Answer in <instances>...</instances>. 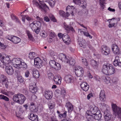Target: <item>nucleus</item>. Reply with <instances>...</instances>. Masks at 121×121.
<instances>
[{
    "instance_id": "1",
    "label": "nucleus",
    "mask_w": 121,
    "mask_h": 121,
    "mask_svg": "<svg viewBox=\"0 0 121 121\" xmlns=\"http://www.w3.org/2000/svg\"><path fill=\"white\" fill-rule=\"evenodd\" d=\"M89 108V110L86 112V116L87 120L85 121H91L93 119V115H95L98 111H99L98 107L93 104L90 105Z\"/></svg>"
},
{
    "instance_id": "2",
    "label": "nucleus",
    "mask_w": 121,
    "mask_h": 121,
    "mask_svg": "<svg viewBox=\"0 0 121 121\" xmlns=\"http://www.w3.org/2000/svg\"><path fill=\"white\" fill-rule=\"evenodd\" d=\"M39 3L36 0H33V4L36 5L38 8L42 10H44L48 8L47 6L45 4L43 1V0H39ZM49 0L48 3L50 6L52 7H53L55 4V0Z\"/></svg>"
},
{
    "instance_id": "3",
    "label": "nucleus",
    "mask_w": 121,
    "mask_h": 121,
    "mask_svg": "<svg viewBox=\"0 0 121 121\" xmlns=\"http://www.w3.org/2000/svg\"><path fill=\"white\" fill-rule=\"evenodd\" d=\"M13 99L15 102L22 104L25 100L26 98L23 95L19 93L14 95Z\"/></svg>"
},
{
    "instance_id": "4",
    "label": "nucleus",
    "mask_w": 121,
    "mask_h": 121,
    "mask_svg": "<svg viewBox=\"0 0 121 121\" xmlns=\"http://www.w3.org/2000/svg\"><path fill=\"white\" fill-rule=\"evenodd\" d=\"M112 107L113 112H114L115 116L114 118H115L117 116L118 118H120L121 121V108L117 106L115 104H112Z\"/></svg>"
},
{
    "instance_id": "5",
    "label": "nucleus",
    "mask_w": 121,
    "mask_h": 121,
    "mask_svg": "<svg viewBox=\"0 0 121 121\" xmlns=\"http://www.w3.org/2000/svg\"><path fill=\"white\" fill-rule=\"evenodd\" d=\"M22 62L21 59L19 58L14 59L12 61V63L14 66L17 68L20 67Z\"/></svg>"
},
{
    "instance_id": "6",
    "label": "nucleus",
    "mask_w": 121,
    "mask_h": 121,
    "mask_svg": "<svg viewBox=\"0 0 121 121\" xmlns=\"http://www.w3.org/2000/svg\"><path fill=\"white\" fill-rule=\"evenodd\" d=\"M75 74L77 76L82 77L84 73V71L83 68L80 66L76 67L75 69Z\"/></svg>"
},
{
    "instance_id": "7",
    "label": "nucleus",
    "mask_w": 121,
    "mask_h": 121,
    "mask_svg": "<svg viewBox=\"0 0 121 121\" xmlns=\"http://www.w3.org/2000/svg\"><path fill=\"white\" fill-rule=\"evenodd\" d=\"M50 66L56 70H58L60 69V66L59 64L56 63L54 60H51L49 62Z\"/></svg>"
},
{
    "instance_id": "8",
    "label": "nucleus",
    "mask_w": 121,
    "mask_h": 121,
    "mask_svg": "<svg viewBox=\"0 0 121 121\" xmlns=\"http://www.w3.org/2000/svg\"><path fill=\"white\" fill-rule=\"evenodd\" d=\"M101 51L102 54L106 56L108 55L110 52V48L105 45L101 46Z\"/></svg>"
},
{
    "instance_id": "9",
    "label": "nucleus",
    "mask_w": 121,
    "mask_h": 121,
    "mask_svg": "<svg viewBox=\"0 0 121 121\" xmlns=\"http://www.w3.org/2000/svg\"><path fill=\"white\" fill-rule=\"evenodd\" d=\"M42 62L39 57L35 58L34 59V65L37 68H39L42 66Z\"/></svg>"
},
{
    "instance_id": "10",
    "label": "nucleus",
    "mask_w": 121,
    "mask_h": 121,
    "mask_svg": "<svg viewBox=\"0 0 121 121\" xmlns=\"http://www.w3.org/2000/svg\"><path fill=\"white\" fill-rule=\"evenodd\" d=\"M29 26L31 29L33 30H35L37 27H41V23L39 22H37L34 21L32 23L30 24Z\"/></svg>"
},
{
    "instance_id": "11",
    "label": "nucleus",
    "mask_w": 121,
    "mask_h": 121,
    "mask_svg": "<svg viewBox=\"0 0 121 121\" xmlns=\"http://www.w3.org/2000/svg\"><path fill=\"white\" fill-rule=\"evenodd\" d=\"M59 59L62 61L66 62L67 63H69V57L66 56V55L63 53H60L59 55Z\"/></svg>"
},
{
    "instance_id": "12",
    "label": "nucleus",
    "mask_w": 121,
    "mask_h": 121,
    "mask_svg": "<svg viewBox=\"0 0 121 121\" xmlns=\"http://www.w3.org/2000/svg\"><path fill=\"white\" fill-rule=\"evenodd\" d=\"M62 39L64 42L67 45L69 44L71 42L69 36L67 34H63Z\"/></svg>"
},
{
    "instance_id": "13",
    "label": "nucleus",
    "mask_w": 121,
    "mask_h": 121,
    "mask_svg": "<svg viewBox=\"0 0 121 121\" xmlns=\"http://www.w3.org/2000/svg\"><path fill=\"white\" fill-rule=\"evenodd\" d=\"M112 51L114 54L117 55L120 53V50L119 48L116 44H113L112 47Z\"/></svg>"
},
{
    "instance_id": "14",
    "label": "nucleus",
    "mask_w": 121,
    "mask_h": 121,
    "mask_svg": "<svg viewBox=\"0 0 121 121\" xmlns=\"http://www.w3.org/2000/svg\"><path fill=\"white\" fill-rule=\"evenodd\" d=\"M111 64H104L103 66L102 72L103 73L106 75L108 71Z\"/></svg>"
},
{
    "instance_id": "15",
    "label": "nucleus",
    "mask_w": 121,
    "mask_h": 121,
    "mask_svg": "<svg viewBox=\"0 0 121 121\" xmlns=\"http://www.w3.org/2000/svg\"><path fill=\"white\" fill-rule=\"evenodd\" d=\"M73 79V77L70 75H67L65 76L64 78V81L67 83H71Z\"/></svg>"
},
{
    "instance_id": "16",
    "label": "nucleus",
    "mask_w": 121,
    "mask_h": 121,
    "mask_svg": "<svg viewBox=\"0 0 121 121\" xmlns=\"http://www.w3.org/2000/svg\"><path fill=\"white\" fill-rule=\"evenodd\" d=\"M82 89L84 91H86L88 90L89 86L88 84L85 82H82L80 85Z\"/></svg>"
},
{
    "instance_id": "17",
    "label": "nucleus",
    "mask_w": 121,
    "mask_h": 121,
    "mask_svg": "<svg viewBox=\"0 0 121 121\" xmlns=\"http://www.w3.org/2000/svg\"><path fill=\"white\" fill-rule=\"evenodd\" d=\"M29 88L30 91L33 93H36L37 91V88L36 87V84H31L30 85Z\"/></svg>"
},
{
    "instance_id": "18",
    "label": "nucleus",
    "mask_w": 121,
    "mask_h": 121,
    "mask_svg": "<svg viewBox=\"0 0 121 121\" xmlns=\"http://www.w3.org/2000/svg\"><path fill=\"white\" fill-rule=\"evenodd\" d=\"M7 74L9 75H12L14 73V70L12 66H8L5 68Z\"/></svg>"
},
{
    "instance_id": "19",
    "label": "nucleus",
    "mask_w": 121,
    "mask_h": 121,
    "mask_svg": "<svg viewBox=\"0 0 121 121\" xmlns=\"http://www.w3.org/2000/svg\"><path fill=\"white\" fill-rule=\"evenodd\" d=\"M61 78L59 75L55 76L54 77V80L56 84H60L61 83Z\"/></svg>"
},
{
    "instance_id": "20",
    "label": "nucleus",
    "mask_w": 121,
    "mask_h": 121,
    "mask_svg": "<svg viewBox=\"0 0 121 121\" xmlns=\"http://www.w3.org/2000/svg\"><path fill=\"white\" fill-rule=\"evenodd\" d=\"M100 100L103 101H104L106 99L105 91L104 90H101L99 95Z\"/></svg>"
},
{
    "instance_id": "21",
    "label": "nucleus",
    "mask_w": 121,
    "mask_h": 121,
    "mask_svg": "<svg viewBox=\"0 0 121 121\" xmlns=\"http://www.w3.org/2000/svg\"><path fill=\"white\" fill-rule=\"evenodd\" d=\"M28 117L30 119L33 121H38V116L35 115L33 113H32L28 116Z\"/></svg>"
},
{
    "instance_id": "22",
    "label": "nucleus",
    "mask_w": 121,
    "mask_h": 121,
    "mask_svg": "<svg viewBox=\"0 0 121 121\" xmlns=\"http://www.w3.org/2000/svg\"><path fill=\"white\" fill-rule=\"evenodd\" d=\"M29 109L30 111L33 112H36L37 111V109L35 104L33 102L30 103L29 107Z\"/></svg>"
},
{
    "instance_id": "23",
    "label": "nucleus",
    "mask_w": 121,
    "mask_h": 121,
    "mask_svg": "<svg viewBox=\"0 0 121 121\" xmlns=\"http://www.w3.org/2000/svg\"><path fill=\"white\" fill-rule=\"evenodd\" d=\"M52 92L49 91H45L44 96L46 99H51L52 97Z\"/></svg>"
},
{
    "instance_id": "24",
    "label": "nucleus",
    "mask_w": 121,
    "mask_h": 121,
    "mask_svg": "<svg viewBox=\"0 0 121 121\" xmlns=\"http://www.w3.org/2000/svg\"><path fill=\"white\" fill-rule=\"evenodd\" d=\"M104 117L106 121L110 120L111 117V115L109 112L106 111L104 113Z\"/></svg>"
},
{
    "instance_id": "25",
    "label": "nucleus",
    "mask_w": 121,
    "mask_h": 121,
    "mask_svg": "<svg viewBox=\"0 0 121 121\" xmlns=\"http://www.w3.org/2000/svg\"><path fill=\"white\" fill-rule=\"evenodd\" d=\"M102 115L100 111H98L95 115H94L93 118H94L95 120H99L101 119Z\"/></svg>"
},
{
    "instance_id": "26",
    "label": "nucleus",
    "mask_w": 121,
    "mask_h": 121,
    "mask_svg": "<svg viewBox=\"0 0 121 121\" xmlns=\"http://www.w3.org/2000/svg\"><path fill=\"white\" fill-rule=\"evenodd\" d=\"M110 68L107 73L106 75H111L113 74L115 72V70L114 68L113 67L112 65H111Z\"/></svg>"
},
{
    "instance_id": "27",
    "label": "nucleus",
    "mask_w": 121,
    "mask_h": 121,
    "mask_svg": "<svg viewBox=\"0 0 121 121\" xmlns=\"http://www.w3.org/2000/svg\"><path fill=\"white\" fill-rule=\"evenodd\" d=\"M11 41L14 43H17L21 41V39L15 36H13L11 37Z\"/></svg>"
},
{
    "instance_id": "28",
    "label": "nucleus",
    "mask_w": 121,
    "mask_h": 121,
    "mask_svg": "<svg viewBox=\"0 0 121 121\" xmlns=\"http://www.w3.org/2000/svg\"><path fill=\"white\" fill-rule=\"evenodd\" d=\"M65 106L67 107L68 109V112H70L73 110V108L72 104L69 102H67L66 103Z\"/></svg>"
},
{
    "instance_id": "29",
    "label": "nucleus",
    "mask_w": 121,
    "mask_h": 121,
    "mask_svg": "<svg viewBox=\"0 0 121 121\" xmlns=\"http://www.w3.org/2000/svg\"><path fill=\"white\" fill-rule=\"evenodd\" d=\"M33 76L36 78H38L39 76V72L36 69H34L32 70Z\"/></svg>"
},
{
    "instance_id": "30",
    "label": "nucleus",
    "mask_w": 121,
    "mask_h": 121,
    "mask_svg": "<svg viewBox=\"0 0 121 121\" xmlns=\"http://www.w3.org/2000/svg\"><path fill=\"white\" fill-rule=\"evenodd\" d=\"M59 13L60 16L65 17H68L69 15V14L68 12H67L66 13L64 11L61 10L59 11Z\"/></svg>"
},
{
    "instance_id": "31",
    "label": "nucleus",
    "mask_w": 121,
    "mask_h": 121,
    "mask_svg": "<svg viewBox=\"0 0 121 121\" xmlns=\"http://www.w3.org/2000/svg\"><path fill=\"white\" fill-rule=\"evenodd\" d=\"M0 81L2 83L6 81H8V79L3 74H1L0 75Z\"/></svg>"
},
{
    "instance_id": "32",
    "label": "nucleus",
    "mask_w": 121,
    "mask_h": 121,
    "mask_svg": "<svg viewBox=\"0 0 121 121\" xmlns=\"http://www.w3.org/2000/svg\"><path fill=\"white\" fill-rule=\"evenodd\" d=\"M119 58L118 56H116L115 60L113 62V63L114 65L115 66L117 65L119 66Z\"/></svg>"
},
{
    "instance_id": "33",
    "label": "nucleus",
    "mask_w": 121,
    "mask_h": 121,
    "mask_svg": "<svg viewBox=\"0 0 121 121\" xmlns=\"http://www.w3.org/2000/svg\"><path fill=\"white\" fill-rule=\"evenodd\" d=\"M91 64L93 67L95 68L97 67L98 64V63L94 60H91Z\"/></svg>"
},
{
    "instance_id": "34",
    "label": "nucleus",
    "mask_w": 121,
    "mask_h": 121,
    "mask_svg": "<svg viewBox=\"0 0 121 121\" xmlns=\"http://www.w3.org/2000/svg\"><path fill=\"white\" fill-rule=\"evenodd\" d=\"M79 44L81 47H82L83 48H85L86 45V43L84 40L80 41Z\"/></svg>"
},
{
    "instance_id": "35",
    "label": "nucleus",
    "mask_w": 121,
    "mask_h": 121,
    "mask_svg": "<svg viewBox=\"0 0 121 121\" xmlns=\"http://www.w3.org/2000/svg\"><path fill=\"white\" fill-rule=\"evenodd\" d=\"M69 63L70 65L72 66H73L75 63V60L74 59L72 58H71L69 60H68Z\"/></svg>"
},
{
    "instance_id": "36",
    "label": "nucleus",
    "mask_w": 121,
    "mask_h": 121,
    "mask_svg": "<svg viewBox=\"0 0 121 121\" xmlns=\"http://www.w3.org/2000/svg\"><path fill=\"white\" fill-rule=\"evenodd\" d=\"M48 105L50 109H52L54 108L55 105V104L53 102H49L48 103Z\"/></svg>"
},
{
    "instance_id": "37",
    "label": "nucleus",
    "mask_w": 121,
    "mask_h": 121,
    "mask_svg": "<svg viewBox=\"0 0 121 121\" xmlns=\"http://www.w3.org/2000/svg\"><path fill=\"white\" fill-rule=\"evenodd\" d=\"M0 99H4L7 101H9V100L8 98L3 95H0Z\"/></svg>"
},
{
    "instance_id": "38",
    "label": "nucleus",
    "mask_w": 121,
    "mask_h": 121,
    "mask_svg": "<svg viewBox=\"0 0 121 121\" xmlns=\"http://www.w3.org/2000/svg\"><path fill=\"white\" fill-rule=\"evenodd\" d=\"M105 0H100V5L101 7L103 9L104 8L105 6L104 5L105 4Z\"/></svg>"
},
{
    "instance_id": "39",
    "label": "nucleus",
    "mask_w": 121,
    "mask_h": 121,
    "mask_svg": "<svg viewBox=\"0 0 121 121\" xmlns=\"http://www.w3.org/2000/svg\"><path fill=\"white\" fill-rule=\"evenodd\" d=\"M67 28L68 29H67L66 30L67 32L68 33L69 32L70 30H71L73 32H74L75 31L73 27L70 26H67Z\"/></svg>"
},
{
    "instance_id": "40",
    "label": "nucleus",
    "mask_w": 121,
    "mask_h": 121,
    "mask_svg": "<svg viewBox=\"0 0 121 121\" xmlns=\"http://www.w3.org/2000/svg\"><path fill=\"white\" fill-rule=\"evenodd\" d=\"M35 56V53L34 52H31L29 54V57L30 59H33Z\"/></svg>"
},
{
    "instance_id": "41",
    "label": "nucleus",
    "mask_w": 121,
    "mask_h": 121,
    "mask_svg": "<svg viewBox=\"0 0 121 121\" xmlns=\"http://www.w3.org/2000/svg\"><path fill=\"white\" fill-rule=\"evenodd\" d=\"M1 83L3 86H4L6 88H8L9 83V82L8 81H5V82Z\"/></svg>"
},
{
    "instance_id": "42",
    "label": "nucleus",
    "mask_w": 121,
    "mask_h": 121,
    "mask_svg": "<svg viewBox=\"0 0 121 121\" xmlns=\"http://www.w3.org/2000/svg\"><path fill=\"white\" fill-rule=\"evenodd\" d=\"M27 66V65L26 63L24 62H22L21 64L20 67H21L26 69V68Z\"/></svg>"
},
{
    "instance_id": "43",
    "label": "nucleus",
    "mask_w": 121,
    "mask_h": 121,
    "mask_svg": "<svg viewBox=\"0 0 121 121\" xmlns=\"http://www.w3.org/2000/svg\"><path fill=\"white\" fill-rule=\"evenodd\" d=\"M82 62L84 65L86 66H88V64L86 59L85 58H83L82 59Z\"/></svg>"
},
{
    "instance_id": "44",
    "label": "nucleus",
    "mask_w": 121,
    "mask_h": 121,
    "mask_svg": "<svg viewBox=\"0 0 121 121\" xmlns=\"http://www.w3.org/2000/svg\"><path fill=\"white\" fill-rule=\"evenodd\" d=\"M50 54L51 56L52 57H53L55 59L57 57L55 55V53L53 51H51Z\"/></svg>"
},
{
    "instance_id": "45",
    "label": "nucleus",
    "mask_w": 121,
    "mask_h": 121,
    "mask_svg": "<svg viewBox=\"0 0 121 121\" xmlns=\"http://www.w3.org/2000/svg\"><path fill=\"white\" fill-rule=\"evenodd\" d=\"M50 19L54 22L56 21V20L53 15H51L49 16Z\"/></svg>"
},
{
    "instance_id": "46",
    "label": "nucleus",
    "mask_w": 121,
    "mask_h": 121,
    "mask_svg": "<svg viewBox=\"0 0 121 121\" xmlns=\"http://www.w3.org/2000/svg\"><path fill=\"white\" fill-rule=\"evenodd\" d=\"M18 80L19 82H23V79L21 76H18Z\"/></svg>"
},
{
    "instance_id": "47",
    "label": "nucleus",
    "mask_w": 121,
    "mask_h": 121,
    "mask_svg": "<svg viewBox=\"0 0 121 121\" xmlns=\"http://www.w3.org/2000/svg\"><path fill=\"white\" fill-rule=\"evenodd\" d=\"M40 27H37L36 29H35V30H34L36 34H38L39 33V32L40 31Z\"/></svg>"
},
{
    "instance_id": "48",
    "label": "nucleus",
    "mask_w": 121,
    "mask_h": 121,
    "mask_svg": "<svg viewBox=\"0 0 121 121\" xmlns=\"http://www.w3.org/2000/svg\"><path fill=\"white\" fill-rule=\"evenodd\" d=\"M67 112V111H65L64 113L63 114H60V115H61L62 117H63L64 118H65L67 116L66 114Z\"/></svg>"
},
{
    "instance_id": "49",
    "label": "nucleus",
    "mask_w": 121,
    "mask_h": 121,
    "mask_svg": "<svg viewBox=\"0 0 121 121\" xmlns=\"http://www.w3.org/2000/svg\"><path fill=\"white\" fill-rule=\"evenodd\" d=\"M82 0H73V2L75 4H78L81 3Z\"/></svg>"
},
{
    "instance_id": "50",
    "label": "nucleus",
    "mask_w": 121,
    "mask_h": 121,
    "mask_svg": "<svg viewBox=\"0 0 121 121\" xmlns=\"http://www.w3.org/2000/svg\"><path fill=\"white\" fill-rule=\"evenodd\" d=\"M4 60H3V62L2 61V62L3 64H4V63L5 64H6V63H7V62H6V60L7 61H9V60L10 59L9 58L8 56L6 57L5 58V59Z\"/></svg>"
},
{
    "instance_id": "51",
    "label": "nucleus",
    "mask_w": 121,
    "mask_h": 121,
    "mask_svg": "<svg viewBox=\"0 0 121 121\" xmlns=\"http://www.w3.org/2000/svg\"><path fill=\"white\" fill-rule=\"evenodd\" d=\"M66 93L65 89L64 88H62L61 89V94L62 95H65Z\"/></svg>"
},
{
    "instance_id": "52",
    "label": "nucleus",
    "mask_w": 121,
    "mask_h": 121,
    "mask_svg": "<svg viewBox=\"0 0 121 121\" xmlns=\"http://www.w3.org/2000/svg\"><path fill=\"white\" fill-rule=\"evenodd\" d=\"M0 46L1 49H5L6 47V46L3 43H1L0 42Z\"/></svg>"
},
{
    "instance_id": "53",
    "label": "nucleus",
    "mask_w": 121,
    "mask_h": 121,
    "mask_svg": "<svg viewBox=\"0 0 121 121\" xmlns=\"http://www.w3.org/2000/svg\"><path fill=\"white\" fill-rule=\"evenodd\" d=\"M41 36L42 37L45 38L47 37V35L46 33H43L40 34Z\"/></svg>"
},
{
    "instance_id": "54",
    "label": "nucleus",
    "mask_w": 121,
    "mask_h": 121,
    "mask_svg": "<svg viewBox=\"0 0 121 121\" xmlns=\"http://www.w3.org/2000/svg\"><path fill=\"white\" fill-rule=\"evenodd\" d=\"M44 20L46 22H48L50 21V19L48 17L45 16L43 17Z\"/></svg>"
},
{
    "instance_id": "55",
    "label": "nucleus",
    "mask_w": 121,
    "mask_h": 121,
    "mask_svg": "<svg viewBox=\"0 0 121 121\" xmlns=\"http://www.w3.org/2000/svg\"><path fill=\"white\" fill-rule=\"evenodd\" d=\"M27 34L29 38L30 39H32V36L30 33V32L28 31L27 32Z\"/></svg>"
},
{
    "instance_id": "56",
    "label": "nucleus",
    "mask_w": 121,
    "mask_h": 121,
    "mask_svg": "<svg viewBox=\"0 0 121 121\" xmlns=\"http://www.w3.org/2000/svg\"><path fill=\"white\" fill-rule=\"evenodd\" d=\"M30 74L29 71L27 70L25 72V76L26 77H28L29 76V75Z\"/></svg>"
},
{
    "instance_id": "57",
    "label": "nucleus",
    "mask_w": 121,
    "mask_h": 121,
    "mask_svg": "<svg viewBox=\"0 0 121 121\" xmlns=\"http://www.w3.org/2000/svg\"><path fill=\"white\" fill-rule=\"evenodd\" d=\"M25 17L26 19L28 21H30L32 19L31 18L28 16L27 15H26L25 16Z\"/></svg>"
},
{
    "instance_id": "58",
    "label": "nucleus",
    "mask_w": 121,
    "mask_h": 121,
    "mask_svg": "<svg viewBox=\"0 0 121 121\" xmlns=\"http://www.w3.org/2000/svg\"><path fill=\"white\" fill-rule=\"evenodd\" d=\"M115 24V23H112L111 24L110 23L108 25V26L109 28H111L113 27H114Z\"/></svg>"
},
{
    "instance_id": "59",
    "label": "nucleus",
    "mask_w": 121,
    "mask_h": 121,
    "mask_svg": "<svg viewBox=\"0 0 121 121\" xmlns=\"http://www.w3.org/2000/svg\"><path fill=\"white\" fill-rule=\"evenodd\" d=\"M115 19V20H116V22H117H117L118 21H120V18L119 17H118L117 18H116V19L115 18H113L112 19H110L109 20H112V19Z\"/></svg>"
},
{
    "instance_id": "60",
    "label": "nucleus",
    "mask_w": 121,
    "mask_h": 121,
    "mask_svg": "<svg viewBox=\"0 0 121 121\" xmlns=\"http://www.w3.org/2000/svg\"><path fill=\"white\" fill-rule=\"evenodd\" d=\"M61 93V91L59 89L56 90L55 92V94H60Z\"/></svg>"
},
{
    "instance_id": "61",
    "label": "nucleus",
    "mask_w": 121,
    "mask_h": 121,
    "mask_svg": "<svg viewBox=\"0 0 121 121\" xmlns=\"http://www.w3.org/2000/svg\"><path fill=\"white\" fill-rule=\"evenodd\" d=\"M93 96L92 94L91 93L89 94L87 96V98L88 99H90V98Z\"/></svg>"
},
{
    "instance_id": "62",
    "label": "nucleus",
    "mask_w": 121,
    "mask_h": 121,
    "mask_svg": "<svg viewBox=\"0 0 121 121\" xmlns=\"http://www.w3.org/2000/svg\"><path fill=\"white\" fill-rule=\"evenodd\" d=\"M48 77L49 79H50L52 77H53V75L52 73H49L48 74Z\"/></svg>"
},
{
    "instance_id": "63",
    "label": "nucleus",
    "mask_w": 121,
    "mask_h": 121,
    "mask_svg": "<svg viewBox=\"0 0 121 121\" xmlns=\"http://www.w3.org/2000/svg\"><path fill=\"white\" fill-rule=\"evenodd\" d=\"M108 9L111 12H114L115 11V10L114 9L111 8L110 7H109Z\"/></svg>"
},
{
    "instance_id": "64",
    "label": "nucleus",
    "mask_w": 121,
    "mask_h": 121,
    "mask_svg": "<svg viewBox=\"0 0 121 121\" xmlns=\"http://www.w3.org/2000/svg\"><path fill=\"white\" fill-rule=\"evenodd\" d=\"M11 17L12 19L13 20H16L17 18L13 14L11 15Z\"/></svg>"
}]
</instances>
